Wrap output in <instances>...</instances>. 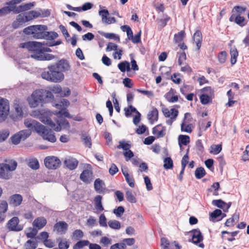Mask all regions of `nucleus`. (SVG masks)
<instances>
[{"label": "nucleus", "instance_id": "obj_11", "mask_svg": "<svg viewBox=\"0 0 249 249\" xmlns=\"http://www.w3.org/2000/svg\"><path fill=\"white\" fill-rule=\"evenodd\" d=\"M45 166L50 169H55L61 164L60 160L56 157H47L44 160Z\"/></svg>", "mask_w": 249, "mask_h": 249}, {"label": "nucleus", "instance_id": "obj_5", "mask_svg": "<svg viewBox=\"0 0 249 249\" xmlns=\"http://www.w3.org/2000/svg\"><path fill=\"white\" fill-rule=\"evenodd\" d=\"M51 112L50 111L41 110L39 111L38 118L40 121L45 124L48 125L50 127V129H53L56 131H60L61 127L60 124L58 122L55 123L53 122L50 118Z\"/></svg>", "mask_w": 249, "mask_h": 249}, {"label": "nucleus", "instance_id": "obj_24", "mask_svg": "<svg viewBox=\"0 0 249 249\" xmlns=\"http://www.w3.org/2000/svg\"><path fill=\"white\" fill-rule=\"evenodd\" d=\"M35 6V2H30L25 3L18 6L17 9L15 11V13H19L21 12L25 11L31 9Z\"/></svg>", "mask_w": 249, "mask_h": 249}, {"label": "nucleus", "instance_id": "obj_40", "mask_svg": "<svg viewBox=\"0 0 249 249\" xmlns=\"http://www.w3.org/2000/svg\"><path fill=\"white\" fill-rule=\"evenodd\" d=\"M163 167L166 169H169L173 168V162L170 157H167L164 159Z\"/></svg>", "mask_w": 249, "mask_h": 249}, {"label": "nucleus", "instance_id": "obj_9", "mask_svg": "<svg viewBox=\"0 0 249 249\" xmlns=\"http://www.w3.org/2000/svg\"><path fill=\"white\" fill-rule=\"evenodd\" d=\"M13 108L14 111L10 115V118L14 121L21 120L23 117L22 105L19 103L18 100H15L14 102Z\"/></svg>", "mask_w": 249, "mask_h": 249}, {"label": "nucleus", "instance_id": "obj_45", "mask_svg": "<svg viewBox=\"0 0 249 249\" xmlns=\"http://www.w3.org/2000/svg\"><path fill=\"white\" fill-rule=\"evenodd\" d=\"M211 149L210 153L216 155L219 153L222 150V145L221 144L212 145L211 146Z\"/></svg>", "mask_w": 249, "mask_h": 249}, {"label": "nucleus", "instance_id": "obj_18", "mask_svg": "<svg viewBox=\"0 0 249 249\" xmlns=\"http://www.w3.org/2000/svg\"><path fill=\"white\" fill-rule=\"evenodd\" d=\"M191 232L193 233L192 242L193 243L196 245L203 240V236L199 229H194Z\"/></svg>", "mask_w": 249, "mask_h": 249}, {"label": "nucleus", "instance_id": "obj_6", "mask_svg": "<svg viewBox=\"0 0 249 249\" xmlns=\"http://www.w3.org/2000/svg\"><path fill=\"white\" fill-rule=\"evenodd\" d=\"M20 48H26L32 53L31 57L36 60L35 55H39L41 54L42 43L36 41H28L21 43Z\"/></svg>", "mask_w": 249, "mask_h": 249}, {"label": "nucleus", "instance_id": "obj_48", "mask_svg": "<svg viewBox=\"0 0 249 249\" xmlns=\"http://www.w3.org/2000/svg\"><path fill=\"white\" fill-rule=\"evenodd\" d=\"M185 32L184 31H181L176 34L174 36V40L176 42L180 43L181 42L184 37Z\"/></svg>", "mask_w": 249, "mask_h": 249}, {"label": "nucleus", "instance_id": "obj_4", "mask_svg": "<svg viewBox=\"0 0 249 249\" xmlns=\"http://www.w3.org/2000/svg\"><path fill=\"white\" fill-rule=\"evenodd\" d=\"M47 27L43 25H36L28 26L23 30L25 34L31 36L34 39H44L45 35H48Z\"/></svg>", "mask_w": 249, "mask_h": 249}, {"label": "nucleus", "instance_id": "obj_37", "mask_svg": "<svg viewBox=\"0 0 249 249\" xmlns=\"http://www.w3.org/2000/svg\"><path fill=\"white\" fill-rule=\"evenodd\" d=\"M57 241L58 242V246L60 249H68L70 247V243L66 239L61 240L60 238H58L57 239Z\"/></svg>", "mask_w": 249, "mask_h": 249}, {"label": "nucleus", "instance_id": "obj_27", "mask_svg": "<svg viewBox=\"0 0 249 249\" xmlns=\"http://www.w3.org/2000/svg\"><path fill=\"white\" fill-rule=\"evenodd\" d=\"M39 55H35L36 60L39 61L51 60L55 58V56L53 54L50 53H41V54H39Z\"/></svg>", "mask_w": 249, "mask_h": 249}, {"label": "nucleus", "instance_id": "obj_44", "mask_svg": "<svg viewBox=\"0 0 249 249\" xmlns=\"http://www.w3.org/2000/svg\"><path fill=\"white\" fill-rule=\"evenodd\" d=\"M118 149H123L124 151H127L131 148V144L126 142L124 141H120L119 144L117 146Z\"/></svg>", "mask_w": 249, "mask_h": 249}, {"label": "nucleus", "instance_id": "obj_49", "mask_svg": "<svg viewBox=\"0 0 249 249\" xmlns=\"http://www.w3.org/2000/svg\"><path fill=\"white\" fill-rule=\"evenodd\" d=\"M126 198L130 203H134L136 202V199L131 191H126Z\"/></svg>", "mask_w": 249, "mask_h": 249}, {"label": "nucleus", "instance_id": "obj_3", "mask_svg": "<svg viewBox=\"0 0 249 249\" xmlns=\"http://www.w3.org/2000/svg\"><path fill=\"white\" fill-rule=\"evenodd\" d=\"M70 68L68 61L61 59L55 65L48 67V70H44L41 74V78H63L64 75L61 72L68 71Z\"/></svg>", "mask_w": 249, "mask_h": 249}, {"label": "nucleus", "instance_id": "obj_56", "mask_svg": "<svg viewBox=\"0 0 249 249\" xmlns=\"http://www.w3.org/2000/svg\"><path fill=\"white\" fill-rule=\"evenodd\" d=\"M227 53L225 51L220 52L217 56L218 61L221 63H224L226 60Z\"/></svg>", "mask_w": 249, "mask_h": 249}, {"label": "nucleus", "instance_id": "obj_1", "mask_svg": "<svg viewBox=\"0 0 249 249\" xmlns=\"http://www.w3.org/2000/svg\"><path fill=\"white\" fill-rule=\"evenodd\" d=\"M24 124L30 131L35 130L44 140L51 142H54L56 141V139L53 131L48 129L46 126L36 121L31 119H26L24 121Z\"/></svg>", "mask_w": 249, "mask_h": 249}, {"label": "nucleus", "instance_id": "obj_55", "mask_svg": "<svg viewBox=\"0 0 249 249\" xmlns=\"http://www.w3.org/2000/svg\"><path fill=\"white\" fill-rule=\"evenodd\" d=\"M99 223L101 227H107V218L104 214H101L99 216Z\"/></svg>", "mask_w": 249, "mask_h": 249}, {"label": "nucleus", "instance_id": "obj_10", "mask_svg": "<svg viewBox=\"0 0 249 249\" xmlns=\"http://www.w3.org/2000/svg\"><path fill=\"white\" fill-rule=\"evenodd\" d=\"M31 134V131L30 130H22L11 137V141L13 144H18L21 141H24Z\"/></svg>", "mask_w": 249, "mask_h": 249}, {"label": "nucleus", "instance_id": "obj_23", "mask_svg": "<svg viewBox=\"0 0 249 249\" xmlns=\"http://www.w3.org/2000/svg\"><path fill=\"white\" fill-rule=\"evenodd\" d=\"M95 190L98 193H101L104 192L105 188L103 187L105 186L104 182L100 178L95 179L94 183Z\"/></svg>", "mask_w": 249, "mask_h": 249}, {"label": "nucleus", "instance_id": "obj_33", "mask_svg": "<svg viewBox=\"0 0 249 249\" xmlns=\"http://www.w3.org/2000/svg\"><path fill=\"white\" fill-rule=\"evenodd\" d=\"M230 54L231 56V62L232 65L234 64L237 61V58L238 56V52L235 47L231 49Z\"/></svg>", "mask_w": 249, "mask_h": 249}, {"label": "nucleus", "instance_id": "obj_38", "mask_svg": "<svg viewBox=\"0 0 249 249\" xmlns=\"http://www.w3.org/2000/svg\"><path fill=\"white\" fill-rule=\"evenodd\" d=\"M193 125L191 124H187L185 122H183L181 124V130L182 131L190 133L192 131Z\"/></svg>", "mask_w": 249, "mask_h": 249}, {"label": "nucleus", "instance_id": "obj_20", "mask_svg": "<svg viewBox=\"0 0 249 249\" xmlns=\"http://www.w3.org/2000/svg\"><path fill=\"white\" fill-rule=\"evenodd\" d=\"M22 201V196L19 194H15L9 198V203L15 207L18 206Z\"/></svg>", "mask_w": 249, "mask_h": 249}, {"label": "nucleus", "instance_id": "obj_7", "mask_svg": "<svg viewBox=\"0 0 249 249\" xmlns=\"http://www.w3.org/2000/svg\"><path fill=\"white\" fill-rule=\"evenodd\" d=\"M17 166L16 161H13L10 165L6 163L0 164V178L8 179L12 176V172L14 171Z\"/></svg>", "mask_w": 249, "mask_h": 249}, {"label": "nucleus", "instance_id": "obj_43", "mask_svg": "<svg viewBox=\"0 0 249 249\" xmlns=\"http://www.w3.org/2000/svg\"><path fill=\"white\" fill-rule=\"evenodd\" d=\"M212 204L217 207L218 208L225 209L226 203L221 199L213 200L212 201Z\"/></svg>", "mask_w": 249, "mask_h": 249}, {"label": "nucleus", "instance_id": "obj_19", "mask_svg": "<svg viewBox=\"0 0 249 249\" xmlns=\"http://www.w3.org/2000/svg\"><path fill=\"white\" fill-rule=\"evenodd\" d=\"M245 18L244 17L241 16L240 15H235L232 14L229 18V20L231 22H235L237 24L241 27H243L246 25L244 23Z\"/></svg>", "mask_w": 249, "mask_h": 249}, {"label": "nucleus", "instance_id": "obj_59", "mask_svg": "<svg viewBox=\"0 0 249 249\" xmlns=\"http://www.w3.org/2000/svg\"><path fill=\"white\" fill-rule=\"evenodd\" d=\"M117 48L118 45L117 44L112 42H109L107 45V47L106 48V50L107 52H110L112 50L117 51Z\"/></svg>", "mask_w": 249, "mask_h": 249}, {"label": "nucleus", "instance_id": "obj_52", "mask_svg": "<svg viewBox=\"0 0 249 249\" xmlns=\"http://www.w3.org/2000/svg\"><path fill=\"white\" fill-rule=\"evenodd\" d=\"M8 209V203L5 200L0 201V212L4 214Z\"/></svg>", "mask_w": 249, "mask_h": 249}, {"label": "nucleus", "instance_id": "obj_58", "mask_svg": "<svg viewBox=\"0 0 249 249\" xmlns=\"http://www.w3.org/2000/svg\"><path fill=\"white\" fill-rule=\"evenodd\" d=\"M160 241L161 246L163 248V249H169L170 246V242L167 238L165 237H162L160 239Z\"/></svg>", "mask_w": 249, "mask_h": 249}, {"label": "nucleus", "instance_id": "obj_41", "mask_svg": "<svg viewBox=\"0 0 249 249\" xmlns=\"http://www.w3.org/2000/svg\"><path fill=\"white\" fill-rule=\"evenodd\" d=\"M89 244L88 240H80L77 242L73 247V249H80Z\"/></svg>", "mask_w": 249, "mask_h": 249}, {"label": "nucleus", "instance_id": "obj_15", "mask_svg": "<svg viewBox=\"0 0 249 249\" xmlns=\"http://www.w3.org/2000/svg\"><path fill=\"white\" fill-rule=\"evenodd\" d=\"M68 225L64 221H59L54 224V231H56L59 234L65 233L68 229Z\"/></svg>", "mask_w": 249, "mask_h": 249}, {"label": "nucleus", "instance_id": "obj_51", "mask_svg": "<svg viewBox=\"0 0 249 249\" xmlns=\"http://www.w3.org/2000/svg\"><path fill=\"white\" fill-rule=\"evenodd\" d=\"M200 100L202 104L206 105L209 103L211 99L207 94H202L200 96Z\"/></svg>", "mask_w": 249, "mask_h": 249}, {"label": "nucleus", "instance_id": "obj_28", "mask_svg": "<svg viewBox=\"0 0 249 249\" xmlns=\"http://www.w3.org/2000/svg\"><path fill=\"white\" fill-rule=\"evenodd\" d=\"M166 100L171 103H175L178 101V98L177 95H173V89H171L170 91L165 95Z\"/></svg>", "mask_w": 249, "mask_h": 249}, {"label": "nucleus", "instance_id": "obj_62", "mask_svg": "<svg viewBox=\"0 0 249 249\" xmlns=\"http://www.w3.org/2000/svg\"><path fill=\"white\" fill-rule=\"evenodd\" d=\"M31 229V231L26 233V236L28 238H35L38 232L36 228H35V227Z\"/></svg>", "mask_w": 249, "mask_h": 249}, {"label": "nucleus", "instance_id": "obj_60", "mask_svg": "<svg viewBox=\"0 0 249 249\" xmlns=\"http://www.w3.org/2000/svg\"><path fill=\"white\" fill-rule=\"evenodd\" d=\"M110 249H126V246L122 242L118 243L111 246Z\"/></svg>", "mask_w": 249, "mask_h": 249}, {"label": "nucleus", "instance_id": "obj_17", "mask_svg": "<svg viewBox=\"0 0 249 249\" xmlns=\"http://www.w3.org/2000/svg\"><path fill=\"white\" fill-rule=\"evenodd\" d=\"M64 163L67 168L72 170L77 167L78 164V161L75 158L69 157L65 159Z\"/></svg>", "mask_w": 249, "mask_h": 249}, {"label": "nucleus", "instance_id": "obj_34", "mask_svg": "<svg viewBox=\"0 0 249 249\" xmlns=\"http://www.w3.org/2000/svg\"><path fill=\"white\" fill-rule=\"evenodd\" d=\"M107 224L108 226L113 230H118L121 228V223L118 220H110Z\"/></svg>", "mask_w": 249, "mask_h": 249}, {"label": "nucleus", "instance_id": "obj_22", "mask_svg": "<svg viewBox=\"0 0 249 249\" xmlns=\"http://www.w3.org/2000/svg\"><path fill=\"white\" fill-rule=\"evenodd\" d=\"M159 118V112L156 108H154L152 110L149 112L147 114V119L150 123L153 124L155 122L158 121Z\"/></svg>", "mask_w": 249, "mask_h": 249}, {"label": "nucleus", "instance_id": "obj_30", "mask_svg": "<svg viewBox=\"0 0 249 249\" xmlns=\"http://www.w3.org/2000/svg\"><path fill=\"white\" fill-rule=\"evenodd\" d=\"M38 246L37 242L36 240H28L24 245L25 249H36Z\"/></svg>", "mask_w": 249, "mask_h": 249}, {"label": "nucleus", "instance_id": "obj_35", "mask_svg": "<svg viewBox=\"0 0 249 249\" xmlns=\"http://www.w3.org/2000/svg\"><path fill=\"white\" fill-rule=\"evenodd\" d=\"M118 67L120 70L122 72L125 71H130V64L127 61L122 62L119 63Z\"/></svg>", "mask_w": 249, "mask_h": 249}, {"label": "nucleus", "instance_id": "obj_61", "mask_svg": "<svg viewBox=\"0 0 249 249\" xmlns=\"http://www.w3.org/2000/svg\"><path fill=\"white\" fill-rule=\"evenodd\" d=\"M9 132L8 130H3L0 133V142L4 141L9 136Z\"/></svg>", "mask_w": 249, "mask_h": 249}, {"label": "nucleus", "instance_id": "obj_31", "mask_svg": "<svg viewBox=\"0 0 249 249\" xmlns=\"http://www.w3.org/2000/svg\"><path fill=\"white\" fill-rule=\"evenodd\" d=\"M239 218V213H235L232 217L229 218L227 220L226 222H225V226L227 227H231L233 225H234V224L235 223V220H236L237 221H238Z\"/></svg>", "mask_w": 249, "mask_h": 249}, {"label": "nucleus", "instance_id": "obj_57", "mask_svg": "<svg viewBox=\"0 0 249 249\" xmlns=\"http://www.w3.org/2000/svg\"><path fill=\"white\" fill-rule=\"evenodd\" d=\"M49 33L48 35H45V38L47 40H53L55 38H56L58 37V34L54 32H48Z\"/></svg>", "mask_w": 249, "mask_h": 249}, {"label": "nucleus", "instance_id": "obj_63", "mask_svg": "<svg viewBox=\"0 0 249 249\" xmlns=\"http://www.w3.org/2000/svg\"><path fill=\"white\" fill-rule=\"evenodd\" d=\"M122 242V243H124V245L126 246V245L132 246L135 243V240L133 238H125L123 240Z\"/></svg>", "mask_w": 249, "mask_h": 249}, {"label": "nucleus", "instance_id": "obj_12", "mask_svg": "<svg viewBox=\"0 0 249 249\" xmlns=\"http://www.w3.org/2000/svg\"><path fill=\"white\" fill-rule=\"evenodd\" d=\"M19 219L17 217H13L9 220L7 224V227L9 231H19L23 229V227L18 225Z\"/></svg>", "mask_w": 249, "mask_h": 249}, {"label": "nucleus", "instance_id": "obj_13", "mask_svg": "<svg viewBox=\"0 0 249 249\" xmlns=\"http://www.w3.org/2000/svg\"><path fill=\"white\" fill-rule=\"evenodd\" d=\"M99 15L102 18V22L105 24H110L116 22L114 17H108V11L107 9L101 10L99 11Z\"/></svg>", "mask_w": 249, "mask_h": 249}, {"label": "nucleus", "instance_id": "obj_54", "mask_svg": "<svg viewBox=\"0 0 249 249\" xmlns=\"http://www.w3.org/2000/svg\"><path fill=\"white\" fill-rule=\"evenodd\" d=\"M113 212L117 217H121L124 212V209L123 206H119L114 209Z\"/></svg>", "mask_w": 249, "mask_h": 249}, {"label": "nucleus", "instance_id": "obj_26", "mask_svg": "<svg viewBox=\"0 0 249 249\" xmlns=\"http://www.w3.org/2000/svg\"><path fill=\"white\" fill-rule=\"evenodd\" d=\"M102 196L100 195L96 196L94 199L95 209L100 212L104 210L102 203Z\"/></svg>", "mask_w": 249, "mask_h": 249}, {"label": "nucleus", "instance_id": "obj_47", "mask_svg": "<svg viewBox=\"0 0 249 249\" xmlns=\"http://www.w3.org/2000/svg\"><path fill=\"white\" fill-rule=\"evenodd\" d=\"M222 211L219 209H216L210 214V220L214 221V219L222 215Z\"/></svg>", "mask_w": 249, "mask_h": 249}, {"label": "nucleus", "instance_id": "obj_42", "mask_svg": "<svg viewBox=\"0 0 249 249\" xmlns=\"http://www.w3.org/2000/svg\"><path fill=\"white\" fill-rule=\"evenodd\" d=\"M103 247H107L112 243V240L106 236L102 237L99 242Z\"/></svg>", "mask_w": 249, "mask_h": 249}, {"label": "nucleus", "instance_id": "obj_46", "mask_svg": "<svg viewBox=\"0 0 249 249\" xmlns=\"http://www.w3.org/2000/svg\"><path fill=\"white\" fill-rule=\"evenodd\" d=\"M82 139L84 145L89 148H90L91 146V140L90 137L87 136L86 134H83L82 135Z\"/></svg>", "mask_w": 249, "mask_h": 249}, {"label": "nucleus", "instance_id": "obj_50", "mask_svg": "<svg viewBox=\"0 0 249 249\" xmlns=\"http://www.w3.org/2000/svg\"><path fill=\"white\" fill-rule=\"evenodd\" d=\"M84 236V233L81 230H75L73 233L72 238L75 240H78L82 238Z\"/></svg>", "mask_w": 249, "mask_h": 249}, {"label": "nucleus", "instance_id": "obj_21", "mask_svg": "<svg viewBox=\"0 0 249 249\" xmlns=\"http://www.w3.org/2000/svg\"><path fill=\"white\" fill-rule=\"evenodd\" d=\"M47 223L46 219L43 217H39L35 219L33 223L34 227L40 230L43 228Z\"/></svg>", "mask_w": 249, "mask_h": 249}, {"label": "nucleus", "instance_id": "obj_2", "mask_svg": "<svg viewBox=\"0 0 249 249\" xmlns=\"http://www.w3.org/2000/svg\"><path fill=\"white\" fill-rule=\"evenodd\" d=\"M54 100V96L52 92L43 89L34 91L28 101L31 107H36L40 104L52 102Z\"/></svg>", "mask_w": 249, "mask_h": 249}, {"label": "nucleus", "instance_id": "obj_39", "mask_svg": "<svg viewBox=\"0 0 249 249\" xmlns=\"http://www.w3.org/2000/svg\"><path fill=\"white\" fill-rule=\"evenodd\" d=\"M195 174L197 179H200L206 175V172L204 168L200 167L196 169Z\"/></svg>", "mask_w": 249, "mask_h": 249}, {"label": "nucleus", "instance_id": "obj_36", "mask_svg": "<svg viewBox=\"0 0 249 249\" xmlns=\"http://www.w3.org/2000/svg\"><path fill=\"white\" fill-rule=\"evenodd\" d=\"M98 33L100 35L104 36L107 38L109 39H113L115 40L119 41L120 38L118 36H116V34L114 33H106L102 31H98Z\"/></svg>", "mask_w": 249, "mask_h": 249}, {"label": "nucleus", "instance_id": "obj_32", "mask_svg": "<svg viewBox=\"0 0 249 249\" xmlns=\"http://www.w3.org/2000/svg\"><path fill=\"white\" fill-rule=\"evenodd\" d=\"M28 165L31 168L36 170L39 167V164L38 160L35 158L29 159L28 162Z\"/></svg>", "mask_w": 249, "mask_h": 249}, {"label": "nucleus", "instance_id": "obj_14", "mask_svg": "<svg viewBox=\"0 0 249 249\" xmlns=\"http://www.w3.org/2000/svg\"><path fill=\"white\" fill-rule=\"evenodd\" d=\"M27 22L25 15L23 14H19L17 16L16 20L12 23V27L15 29H17L22 26Z\"/></svg>", "mask_w": 249, "mask_h": 249}, {"label": "nucleus", "instance_id": "obj_25", "mask_svg": "<svg viewBox=\"0 0 249 249\" xmlns=\"http://www.w3.org/2000/svg\"><path fill=\"white\" fill-rule=\"evenodd\" d=\"M194 40L196 42L197 49L198 50L201 47L202 41V34L199 30L196 31L193 36Z\"/></svg>", "mask_w": 249, "mask_h": 249}, {"label": "nucleus", "instance_id": "obj_53", "mask_svg": "<svg viewBox=\"0 0 249 249\" xmlns=\"http://www.w3.org/2000/svg\"><path fill=\"white\" fill-rule=\"evenodd\" d=\"M12 11V9L9 7H4L0 9V17L5 16Z\"/></svg>", "mask_w": 249, "mask_h": 249}, {"label": "nucleus", "instance_id": "obj_8", "mask_svg": "<svg viewBox=\"0 0 249 249\" xmlns=\"http://www.w3.org/2000/svg\"><path fill=\"white\" fill-rule=\"evenodd\" d=\"M10 106L8 100L0 97V122H4L9 114Z\"/></svg>", "mask_w": 249, "mask_h": 249}, {"label": "nucleus", "instance_id": "obj_64", "mask_svg": "<svg viewBox=\"0 0 249 249\" xmlns=\"http://www.w3.org/2000/svg\"><path fill=\"white\" fill-rule=\"evenodd\" d=\"M242 160L245 161L249 160V145L246 146V150L243 152Z\"/></svg>", "mask_w": 249, "mask_h": 249}, {"label": "nucleus", "instance_id": "obj_16", "mask_svg": "<svg viewBox=\"0 0 249 249\" xmlns=\"http://www.w3.org/2000/svg\"><path fill=\"white\" fill-rule=\"evenodd\" d=\"M92 172L90 169H85L81 174L80 179L86 183H89L91 181Z\"/></svg>", "mask_w": 249, "mask_h": 249}, {"label": "nucleus", "instance_id": "obj_29", "mask_svg": "<svg viewBox=\"0 0 249 249\" xmlns=\"http://www.w3.org/2000/svg\"><path fill=\"white\" fill-rule=\"evenodd\" d=\"M178 144L181 148V144L186 145L190 142V137L188 135H180L178 138Z\"/></svg>", "mask_w": 249, "mask_h": 249}]
</instances>
